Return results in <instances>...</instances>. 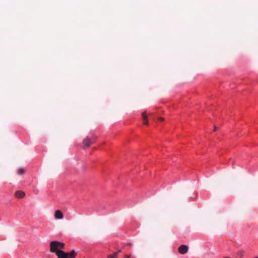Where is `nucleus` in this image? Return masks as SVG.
Listing matches in <instances>:
<instances>
[{"label": "nucleus", "mask_w": 258, "mask_h": 258, "mask_svg": "<svg viewBox=\"0 0 258 258\" xmlns=\"http://www.w3.org/2000/svg\"><path fill=\"white\" fill-rule=\"evenodd\" d=\"M64 243L58 241H52L49 243L51 252L55 253L57 258H74L77 255V252L73 250L70 253L64 252L62 249L64 248Z\"/></svg>", "instance_id": "obj_1"}, {"label": "nucleus", "mask_w": 258, "mask_h": 258, "mask_svg": "<svg viewBox=\"0 0 258 258\" xmlns=\"http://www.w3.org/2000/svg\"><path fill=\"white\" fill-rule=\"evenodd\" d=\"M95 142L94 139L93 138H89L88 137H87L84 140H83V144L84 146L88 148L90 146V145L92 143H93Z\"/></svg>", "instance_id": "obj_2"}, {"label": "nucleus", "mask_w": 258, "mask_h": 258, "mask_svg": "<svg viewBox=\"0 0 258 258\" xmlns=\"http://www.w3.org/2000/svg\"><path fill=\"white\" fill-rule=\"evenodd\" d=\"M188 249V247L186 245H181L178 247V252L181 254H184L186 253Z\"/></svg>", "instance_id": "obj_3"}, {"label": "nucleus", "mask_w": 258, "mask_h": 258, "mask_svg": "<svg viewBox=\"0 0 258 258\" xmlns=\"http://www.w3.org/2000/svg\"><path fill=\"white\" fill-rule=\"evenodd\" d=\"M54 216L56 219H62L63 218V215L59 210H57L55 211Z\"/></svg>", "instance_id": "obj_4"}, {"label": "nucleus", "mask_w": 258, "mask_h": 258, "mask_svg": "<svg viewBox=\"0 0 258 258\" xmlns=\"http://www.w3.org/2000/svg\"><path fill=\"white\" fill-rule=\"evenodd\" d=\"M26 168L25 167H20L17 170V174L22 176L25 174Z\"/></svg>", "instance_id": "obj_5"}, {"label": "nucleus", "mask_w": 258, "mask_h": 258, "mask_svg": "<svg viewBox=\"0 0 258 258\" xmlns=\"http://www.w3.org/2000/svg\"><path fill=\"white\" fill-rule=\"evenodd\" d=\"M25 197V193L21 190H17V198H24Z\"/></svg>", "instance_id": "obj_6"}, {"label": "nucleus", "mask_w": 258, "mask_h": 258, "mask_svg": "<svg viewBox=\"0 0 258 258\" xmlns=\"http://www.w3.org/2000/svg\"><path fill=\"white\" fill-rule=\"evenodd\" d=\"M142 116H143V119L144 120L143 123L145 124H148V117H147V115H146V112H143L142 113Z\"/></svg>", "instance_id": "obj_7"}, {"label": "nucleus", "mask_w": 258, "mask_h": 258, "mask_svg": "<svg viewBox=\"0 0 258 258\" xmlns=\"http://www.w3.org/2000/svg\"><path fill=\"white\" fill-rule=\"evenodd\" d=\"M118 252H114L112 254L107 255V258H117Z\"/></svg>", "instance_id": "obj_8"}, {"label": "nucleus", "mask_w": 258, "mask_h": 258, "mask_svg": "<svg viewBox=\"0 0 258 258\" xmlns=\"http://www.w3.org/2000/svg\"><path fill=\"white\" fill-rule=\"evenodd\" d=\"M237 254L239 255L241 257H242L243 256V251H239L238 252Z\"/></svg>", "instance_id": "obj_9"}, {"label": "nucleus", "mask_w": 258, "mask_h": 258, "mask_svg": "<svg viewBox=\"0 0 258 258\" xmlns=\"http://www.w3.org/2000/svg\"><path fill=\"white\" fill-rule=\"evenodd\" d=\"M131 257V255L129 254H126L124 255L125 258H130Z\"/></svg>", "instance_id": "obj_10"}, {"label": "nucleus", "mask_w": 258, "mask_h": 258, "mask_svg": "<svg viewBox=\"0 0 258 258\" xmlns=\"http://www.w3.org/2000/svg\"><path fill=\"white\" fill-rule=\"evenodd\" d=\"M158 119L160 120V121H163L164 120V118H163V117H160L158 118Z\"/></svg>", "instance_id": "obj_11"}, {"label": "nucleus", "mask_w": 258, "mask_h": 258, "mask_svg": "<svg viewBox=\"0 0 258 258\" xmlns=\"http://www.w3.org/2000/svg\"><path fill=\"white\" fill-rule=\"evenodd\" d=\"M217 130V127H216V126H215V127H214V130L215 131H216Z\"/></svg>", "instance_id": "obj_12"}, {"label": "nucleus", "mask_w": 258, "mask_h": 258, "mask_svg": "<svg viewBox=\"0 0 258 258\" xmlns=\"http://www.w3.org/2000/svg\"><path fill=\"white\" fill-rule=\"evenodd\" d=\"M121 251V250L120 249V250H118L117 252H118V253H119Z\"/></svg>", "instance_id": "obj_13"}, {"label": "nucleus", "mask_w": 258, "mask_h": 258, "mask_svg": "<svg viewBox=\"0 0 258 258\" xmlns=\"http://www.w3.org/2000/svg\"><path fill=\"white\" fill-rule=\"evenodd\" d=\"M255 258H258V257L257 256V257H255Z\"/></svg>", "instance_id": "obj_14"}]
</instances>
